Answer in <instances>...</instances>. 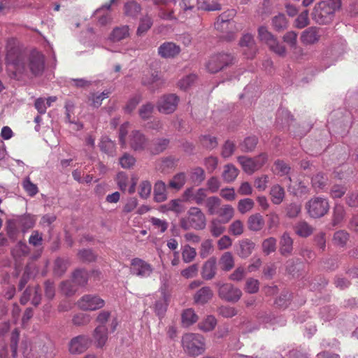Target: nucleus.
Instances as JSON below:
<instances>
[{"label":"nucleus","mask_w":358,"mask_h":358,"mask_svg":"<svg viewBox=\"0 0 358 358\" xmlns=\"http://www.w3.org/2000/svg\"><path fill=\"white\" fill-rule=\"evenodd\" d=\"M6 52V62L8 70L13 72L15 78L19 79L29 71L34 76H38L43 71L44 57L39 52H31L27 59L13 38L8 41Z\"/></svg>","instance_id":"1"},{"label":"nucleus","mask_w":358,"mask_h":358,"mask_svg":"<svg viewBox=\"0 0 358 358\" xmlns=\"http://www.w3.org/2000/svg\"><path fill=\"white\" fill-rule=\"evenodd\" d=\"M341 0H322L317 3L312 13L313 20L320 24L330 23L335 12L341 8Z\"/></svg>","instance_id":"2"},{"label":"nucleus","mask_w":358,"mask_h":358,"mask_svg":"<svg viewBox=\"0 0 358 358\" xmlns=\"http://www.w3.org/2000/svg\"><path fill=\"white\" fill-rule=\"evenodd\" d=\"M179 225L184 230H202L206 226V215L200 208L191 207L187 213V217L180 219Z\"/></svg>","instance_id":"3"},{"label":"nucleus","mask_w":358,"mask_h":358,"mask_svg":"<svg viewBox=\"0 0 358 358\" xmlns=\"http://www.w3.org/2000/svg\"><path fill=\"white\" fill-rule=\"evenodd\" d=\"M182 346L187 355L196 357L205 352V339L201 334L187 333L182 336Z\"/></svg>","instance_id":"4"},{"label":"nucleus","mask_w":358,"mask_h":358,"mask_svg":"<svg viewBox=\"0 0 358 358\" xmlns=\"http://www.w3.org/2000/svg\"><path fill=\"white\" fill-rule=\"evenodd\" d=\"M258 37L259 40L266 43L269 48L280 56H284L286 52L285 46L280 43L275 36L268 31L264 26H261L258 29Z\"/></svg>","instance_id":"5"},{"label":"nucleus","mask_w":358,"mask_h":358,"mask_svg":"<svg viewBox=\"0 0 358 358\" xmlns=\"http://www.w3.org/2000/svg\"><path fill=\"white\" fill-rule=\"evenodd\" d=\"M308 213L311 217H323L329 210V204L327 199L316 196L306 203Z\"/></svg>","instance_id":"6"},{"label":"nucleus","mask_w":358,"mask_h":358,"mask_svg":"<svg viewBox=\"0 0 358 358\" xmlns=\"http://www.w3.org/2000/svg\"><path fill=\"white\" fill-rule=\"evenodd\" d=\"M218 289V296L222 300L228 302L236 303L242 296V291L231 283H215Z\"/></svg>","instance_id":"7"},{"label":"nucleus","mask_w":358,"mask_h":358,"mask_svg":"<svg viewBox=\"0 0 358 358\" xmlns=\"http://www.w3.org/2000/svg\"><path fill=\"white\" fill-rule=\"evenodd\" d=\"M234 57L228 53H219L213 55L206 64L207 70L212 73L218 72L225 66L231 64Z\"/></svg>","instance_id":"8"},{"label":"nucleus","mask_w":358,"mask_h":358,"mask_svg":"<svg viewBox=\"0 0 358 358\" xmlns=\"http://www.w3.org/2000/svg\"><path fill=\"white\" fill-rule=\"evenodd\" d=\"M238 162L241 164L243 171L251 174L259 169L267 161V155L262 153L255 158H249L244 156L238 157Z\"/></svg>","instance_id":"9"},{"label":"nucleus","mask_w":358,"mask_h":358,"mask_svg":"<svg viewBox=\"0 0 358 358\" xmlns=\"http://www.w3.org/2000/svg\"><path fill=\"white\" fill-rule=\"evenodd\" d=\"M78 308L85 311H94L103 308L105 301L96 294H85L77 302Z\"/></svg>","instance_id":"10"},{"label":"nucleus","mask_w":358,"mask_h":358,"mask_svg":"<svg viewBox=\"0 0 358 358\" xmlns=\"http://www.w3.org/2000/svg\"><path fill=\"white\" fill-rule=\"evenodd\" d=\"M152 266L140 258H134L131 262L130 272L139 278H148L152 273Z\"/></svg>","instance_id":"11"},{"label":"nucleus","mask_w":358,"mask_h":358,"mask_svg":"<svg viewBox=\"0 0 358 358\" xmlns=\"http://www.w3.org/2000/svg\"><path fill=\"white\" fill-rule=\"evenodd\" d=\"M91 343L90 338L87 335H79L73 338L69 343L71 354L79 355L86 351Z\"/></svg>","instance_id":"12"},{"label":"nucleus","mask_w":358,"mask_h":358,"mask_svg":"<svg viewBox=\"0 0 358 358\" xmlns=\"http://www.w3.org/2000/svg\"><path fill=\"white\" fill-rule=\"evenodd\" d=\"M178 101L179 98L175 94L164 95L158 101V110L165 114L172 113L176 109Z\"/></svg>","instance_id":"13"},{"label":"nucleus","mask_w":358,"mask_h":358,"mask_svg":"<svg viewBox=\"0 0 358 358\" xmlns=\"http://www.w3.org/2000/svg\"><path fill=\"white\" fill-rule=\"evenodd\" d=\"M235 10L231 9L220 14L214 24L215 28L220 31H224L227 29L234 26L235 22L231 20L236 15Z\"/></svg>","instance_id":"14"},{"label":"nucleus","mask_w":358,"mask_h":358,"mask_svg":"<svg viewBox=\"0 0 358 358\" xmlns=\"http://www.w3.org/2000/svg\"><path fill=\"white\" fill-rule=\"evenodd\" d=\"M243 49V55L248 59H252L257 51V48L252 35L246 34L243 36L239 42Z\"/></svg>","instance_id":"15"},{"label":"nucleus","mask_w":358,"mask_h":358,"mask_svg":"<svg viewBox=\"0 0 358 358\" xmlns=\"http://www.w3.org/2000/svg\"><path fill=\"white\" fill-rule=\"evenodd\" d=\"M180 47L173 42H164L158 48V55L164 59L174 58L180 52Z\"/></svg>","instance_id":"16"},{"label":"nucleus","mask_w":358,"mask_h":358,"mask_svg":"<svg viewBox=\"0 0 358 358\" xmlns=\"http://www.w3.org/2000/svg\"><path fill=\"white\" fill-rule=\"evenodd\" d=\"M184 197L187 201H194L198 205H202L208 198L207 189L199 188L194 192L193 188H187L184 192Z\"/></svg>","instance_id":"17"},{"label":"nucleus","mask_w":358,"mask_h":358,"mask_svg":"<svg viewBox=\"0 0 358 358\" xmlns=\"http://www.w3.org/2000/svg\"><path fill=\"white\" fill-rule=\"evenodd\" d=\"M169 296L164 292H161L155 296L153 310L155 314L161 317L166 311L168 306Z\"/></svg>","instance_id":"18"},{"label":"nucleus","mask_w":358,"mask_h":358,"mask_svg":"<svg viewBox=\"0 0 358 358\" xmlns=\"http://www.w3.org/2000/svg\"><path fill=\"white\" fill-rule=\"evenodd\" d=\"M130 145L135 151H142L148 148V140L139 131H134L130 136Z\"/></svg>","instance_id":"19"},{"label":"nucleus","mask_w":358,"mask_h":358,"mask_svg":"<svg viewBox=\"0 0 358 358\" xmlns=\"http://www.w3.org/2000/svg\"><path fill=\"white\" fill-rule=\"evenodd\" d=\"M111 313L109 310H101L99 313L96 321L99 324V325H106V322L110 321L109 327L110 332H113L115 331L118 322L116 317H113L111 320Z\"/></svg>","instance_id":"20"},{"label":"nucleus","mask_w":358,"mask_h":358,"mask_svg":"<svg viewBox=\"0 0 358 358\" xmlns=\"http://www.w3.org/2000/svg\"><path fill=\"white\" fill-rule=\"evenodd\" d=\"M320 37L319 29L315 27H310L302 32L301 40L304 44H313L319 41Z\"/></svg>","instance_id":"21"},{"label":"nucleus","mask_w":358,"mask_h":358,"mask_svg":"<svg viewBox=\"0 0 358 358\" xmlns=\"http://www.w3.org/2000/svg\"><path fill=\"white\" fill-rule=\"evenodd\" d=\"M279 251L282 256L290 255L293 250V239L288 232H284L280 239Z\"/></svg>","instance_id":"22"},{"label":"nucleus","mask_w":358,"mask_h":358,"mask_svg":"<svg viewBox=\"0 0 358 358\" xmlns=\"http://www.w3.org/2000/svg\"><path fill=\"white\" fill-rule=\"evenodd\" d=\"M216 259L210 257L203 265L201 269V276L205 280H211L216 274Z\"/></svg>","instance_id":"23"},{"label":"nucleus","mask_w":358,"mask_h":358,"mask_svg":"<svg viewBox=\"0 0 358 358\" xmlns=\"http://www.w3.org/2000/svg\"><path fill=\"white\" fill-rule=\"evenodd\" d=\"M115 1L116 0H110V3H105L94 12V15L99 18L98 22L99 24L106 25L110 21L111 18L108 10Z\"/></svg>","instance_id":"24"},{"label":"nucleus","mask_w":358,"mask_h":358,"mask_svg":"<svg viewBox=\"0 0 358 358\" xmlns=\"http://www.w3.org/2000/svg\"><path fill=\"white\" fill-rule=\"evenodd\" d=\"M108 328L106 325H98L93 333V338L98 348H102L108 340Z\"/></svg>","instance_id":"25"},{"label":"nucleus","mask_w":358,"mask_h":358,"mask_svg":"<svg viewBox=\"0 0 358 358\" xmlns=\"http://www.w3.org/2000/svg\"><path fill=\"white\" fill-rule=\"evenodd\" d=\"M213 295V291L209 287H203L195 293L194 301L196 303L203 305L206 303Z\"/></svg>","instance_id":"26"},{"label":"nucleus","mask_w":358,"mask_h":358,"mask_svg":"<svg viewBox=\"0 0 358 358\" xmlns=\"http://www.w3.org/2000/svg\"><path fill=\"white\" fill-rule=\"evenodd\" d=\"M161 81V77L158 71L152 72L149 78L143 77L142 78V84L143 85L149 87L150 90L155 91L159 87V85L162 84Z\"/></svg>","instance_id":"27"},{"label":"nucleus","mask_w":358,"mask_h":358,"mask_svg":"<svg viewBox=\"0 0 358 358\" xmlns=\"http://www.w3.org/2000/svg\"><path fill=\"white\" fill-rule=\"evenodd\" d=\"M141 11V5L134 0L127 1L124 6V13L127 17L136 18Z\"/></svg>","instance_id":"28"},{"label":"nucleus","mask_w":358,"mask_h":358,"mask_svg":"<svg viewBox=\"0 0 358 358\" xmlns=\"http://www.w3.org/2000/svg\"><path fill=\"white\" fill-rule=\"evenodd\" d=\"M221 9V4L216 0H198L196 10L217 11Z\"/></svg>","instance_id":"29"},{"label":"nucleus","mask_w":358,"mask_h":358,"mask_svg":"<svg viewBox=\"0 0 358 358\" xmlns=\"http://www.w3.org/2000/svg\"><path fill=\"white\" fill-rule=\"evenodd\" d=\"M296 235L302 238L310 236L313 232V228L306 221H299L294 227Z\"/></svg>","instance_id":"30"},{"label":"nucleus","mask_w":358,"mask_h":358,"mask_svg":"<svg viewBox=\"0 0 358 358\" xmlns=\"http://www.w3.org/2000/svg\"><path fill=\"white\" fill-rule=\"evenodd\" d=\"M248 228L251 231H257L264 226V220L259 213H255L249 217L248 220Z\"/></svg>","instance_id":"31"},{"label":"nucleus","mask_w":358,"mask_h":358,"mask_svg":"<svg viewBox=\"0 0 358 358\" xmlns=\"http://www.w3.org/2000/svg\"><path fill=\"white\" fill-rule=\"evenodd\" d=\"M219 216L218 218L220 221L224 223H228L234 217V209L229 204L222 206L217 213H216Z\"/></svg>","instance_id":"32"},{"label":"nucleus","mask_w":358,"mask_h":358,"mask_svg":"<svg viewBox=\"0 0 358 358\" xmlns=\"http://www.w3.org/2000/svg\"><path fill=\"white\" fill-rule=\"evenodd\" d=\"M255 244L249 239H243L239 243V249L238 250V255L242 258H246L250 256L254 248Z\"/></svg>","instance_id":"33"},{"label":"nucleus","mask_w":358,"mask_h":358,"mask_svg":"<svg viewBox=\"0 0 358 358\" xmlns=\"http://www.w3.org/2000/svg\"><path fill=\"white\" fill-rule=\"evenodd\" d=\"M129 26L124 25L122 27L115 28L113 30V31L110 36V39L113 42H117V41H120L121 40L126 38L127 37L129 36Z\"/></svg>","instance_id":"34"},{"label":"nucleus","mask_w":358,"mask_h":358,"mask_svg":"<svg viewBox=\"0 0 358 358\" xmlns=\"http://www.w3.org/2000/svg\"><path fill=\"white\" fill-rule=\"evenodd\" d=\"M169 143L167 138H158L153 141L152 144L148 148V150L152 155H157L166 150Z\"/></svg>","instance_id":"35"},{"label":"nucleus","mask_w":358,"mask_h":358,"mask_svg":"<svg viewBox=\"0 0 358 358\" xmlns=\"http://www.w3.org/2000/svg\"><path fill=\"white\" fill-rule=\"evenodd\" d=\"M285 190L280 185H275L271 187L270 190V195L271 197V201L274 204L278 205L281 203L285 198Z\"/></svg>","instance_id":"36"},{"label":"nucleus","mask_w":358,"mask_h":358,"mask_svg":"<svg viewBox=\"0 0 358 358\" xmlns=\"http://www.w3.org/2000/svg\"><path fill=\"white\" fill-rule=\"evenodd\" d=\"M154 199L156 202H162L166 199V185L161 180L155 184Z\"/></svg>","instance_id":"37"},{"label":"nucleus","mask_w":358,"mask_h":358,"mask_svg":"<svg viewBox=\"0 0 358 358\" xmlns=\"http://www.w3.org/2000/svg\"><path fill=\"white\" fill-rule=\"evenodd\" d=\"M238 175V170L233 164H229L224 166V171L222 176L226 182H233Z\"/></svg>","instance_id":"38"},{"label":"nucleus","mask_w":358,"mask_h":358,"mask_svg":"<svg viewBox=\"0 0 358 358\" xmlns=\"http://www.w3.org/2000/svg\"><path fill=\"white\" fill-rule=\"evenodd\" d=\"M221 199L215 196H210L206 199L205 206L210 215H216L219 208L221 207Z\"/></svg>","instance_id":"39"},{"label":"nucleus","mask_w":358,"mask_h":358,"mask_svg":"<svg viewBox=\"0 0 358 358\" xmlns=\"http://www.w3.org/2000/svg\"><path fill=\"white\" fill-rule=\"evenodd\" d=\"M153 20L152 17L145 15L140 19L139 25L137 28L136 34L141 36L145 34L152 26Z\"/></svg>","instance_id":"40"},{"label":"nucleus","mask_w":358,"mask_h":358,"mask_svg":"<svg viewBox=\"0 0 358 358\" xmlns=\"http://www.w3.org/2000/svg\"><path fill=\"white\" fill-rule=\"evenodd\" d=\"M17 221L20 225V228L24 233L28 229L32 228L35 224L34 217L30 215L17 216Z\"/></svg>","instance_id":"41"},{"label":"nucleus","mask_w":358,"mask_h":358,"mask_svg":"<svg viewBox=\"0 0 358 358\" xmlns=\"http://www.w3.org/2000/svg\"><path fill=\"white\" fill-rule=\"evenodd\" d=\"M100 149L102 152L109 156L115 155V143L108 137H103L99 144Z\"/></svg>","instance_id":"42"},{"label":"nucleus","mask_w":358,"mask_h":358,"mask_svg":"<svg viewBox=\"0 0 358 358\" xmlns=\"http://www.w3.org/2000/svg\"><path fill=\"white\" fill-rule=\"evenodd\" d=\"M220 265L223 271H229L234 266V259L230 252H224L220 259Z\"/></svg>","instance_id":"43"},{"label":"nucleus","mask_w":358,"mask_h":358,"mask_svg":"<svg viewBox=\"0 0 358 358\" xmlns=\"http://www.w3.org/2000/svg\"><path fill=\"white\" fill-rule=\"evenodd\" d=\"M346 47L345 41L343 38H339L334 41L330 48L331 55L334 57H339L345 52Z\"/></svg>","instance_id":"44"},{"label":"nucleus","mask_w":358,"mask_h":358,"mask_svg":"<svg viewBox=\"0 0 358 358\" xmlns=\"http://www.w3.org/2000/svg\"><path fill=\"white\" fill-rule=\"evenodd\" d=\"M73 282L76 285L83 287L88 281V273L84 269H77L73 273Z\"/></svg>","instance_id":"45"},{"label":"nucleus","mask_w":358,"mask_h":358,"mask_svg":"<svg viewBox=\"0 0 358 358\" xmlns=\"http://www.w3.org/2000/svg\"><path fill=\"white\" fill-rule=\"evenodd\" d=\"M198 320L197 315L192 308L185 310L182 313V323L184 327H189Z\"/></svg>","instance_id":"46"},{"label":"nucleus","mask_w":358,"mask_h":358,"mask_svg":"<svg viewBox=\"0 0 358 358\" xmlns=\"http://www.w3.org/2000/svg\"><path fill=\"white\" fill-rule=\"evenodd\" d=\"M225 223L220 221L218 218L213 219L210 224V231L214 237H218L225 231L223 224Z\"/></svg>","instance_id":"47"},{"label":"nucleus","mask_w":358,"mask_h":358,"mask_svg":"<svg viewBox=\"0 0 358 358\" xmlns=\"http://www.w3.org/2000/svg\"><path fill=\"white\" fill-rule=\"evenodd\" d=\"M64 108L66 110V121L71 124H75L76 125L77 130L82 129L83 125L80 123L76 122L74 119L71 118V114L73 113L75 108L73 102L69 100L66 101Z\"/></svg>","instance_id":"48"},{"label":"nucleus","mask_w":358,"mask_h":358,"mask_svg":"<svg viewBox=\"0 0 358 358\" xmlns=\"http://www.w3.org/2000/svg\"><path fill=\"white\" fill-rule=\"evenodd\" d=\"M196 256V250L189 245H185L182 248V258L185 263L192 262Z\"/></svg>","instance_id":"49"},{"label":"nucleus","mask_w":358,"mask_h":358,"mask_svg":"<svg viewBox=\"0 0 358 358\" xmlns=\"http://www.w3.org/2000/svg\"><path fill=\"white\" fill-rule=\"evenodd\" d=\"M190 179L194 184H201L205 179L204 170L201 167L192 169L190 171Z\"/></svg>","instance_id":"50"},{"label":"nucleus","mask_w":358,"mask_h":358,"mask_svg":"<svg viewBox=\"0 0 358 358\" xmlns=\"http://www.w3.org/2000/svg\"><path fill=\"white\" fill-rule=\"evenodd\" d=\"M277 240L273 237H269L263 241L262 247L264 253L270 255L276 250Z\"/></svg>","instance_id":"51"},{"label":"nucleus","mask_w":358,"mask_h":358,"mask_svg":"<svg viewBox=\"0 0 358 358\" xmlns=\"http://www.w3.org/2000/svg\"><path fill=\"white\" fill-rule=\"evenodd\" d=\"M69 266L68 260L62 258H57L54 264V273L56 275L62 276L66 271Z\"/></svg>","instance_id":"52"},{"label":"nucleus","mask_w":358,"mask_h":358,"mask_svg":"<svg viewBox=\"0 0 358 358\" xmlns=\"http://www.w3.org/2000/svg\"><path fill=\"white\" fill-rule=\"evenodd\" d=\"M108 94L109 92L106 91L100 94L92 93L89 96L88 100L94 108H99L101 105L102 101L108 97Z\"/></svg>","instance_id":"53"},{"label":"nucleus","mask_w":358,"mask_h":358,"mask_svg":"<svg viewBox=\"0 0 358 358\" xmlns=\"http://www.w3.org/2000/svg\"><path fill=\"white\" fill-rule=\"evenodd\" d=\"M213 241L210 239H206L203 241H202L201 244V247L199 249V255L201 258L205 259L213 252Z\"/></svg>","instance_id":"54"},{"label":"nucleus","mask_w":358,"mask_h":358,"mask_svg":"<svg viewBox=\"0 0 358 358\" xmlns=\"http://www.w3.org/2000/svg\"><path fill=\"white\" fill-rule=\"evenodd\" d=\"M76 284L73 282V279L71 280L63 281L61 283L60 289L63 294L66 296H71L75 294L77 290Z\"/></svg>","instance_id":"55"},{"label":"nucleus","mask_w":358,"mask_h":358,"mask_svg":"<svg viewBox=\"0 0 358 358\" xmlns=\"http://www.w3.org/2000/svg\"><path fill=\"white\" fill-rule=\"evenodd\" d=\"M272 25L277 31H280L287 27V22L285 15L278 14L272 19Z\"/></svg>","instance_id":"56"},{"label":"nucleus","mask_w":358,"mask_h":358,"mask_svg":"<svg viewBox=\"0 0 358 358\" xmlns=\"http://www.w3.org/2000/svg\"><path fill=\"white\" fill-rule=\"evenodd\" d=\"M185 174L179 173L176 174L169 182L170 187L175 189H180L185 183Z\"/></svg>","instance_id":"57"},{"label":"nucleus","mask_w":358,"mask_h":358,"mask_svg":"<svg viewBox=\"0 0 358 358\" xmlns=\"http://www.w3.org/2000/svg\"><path fill=\"white\" fill-rule=\"evenodd\" d=\"M327 179L322 173H317L312 178V185L316 191L324 189Z\"/></svg>","instance_id":"58"},{"label":"nucleus","mask_w":358,"mask_h":358,"mask_svg":"<svg viewBox=\"0 0 358 358\" xmlns=\"http://www.w3.org/2000/svg\"><path fill=\"white\" fill-rule=\"evenodd\" d=\"M198 0H180L179 6L182 10V14H188L195 10Z\"/></svg>","instance_id":"59"},{"label":"nucleus","mask_w":358,"mask_h":358,"mask_svg":"<svg viewBox=\"0 0 358 358\" xmlns=\"http://www.w3.org/2000/svg\"><path fill=\"white\" fill-rule=\"evenodd\" d=\"M255 203L252 199L246 198L241 199L238 203V210L241 214H245L254 207Z\"/></svg>","instance_id":"60"},{"label":"nucleus","mask_w":358,"mask_h":358,"mask_svg":"<svg viewBox=\"0 0 358 358\" xmlns=\"http://www.w3.org/2000/svg\"><path fill=\"white\" fill-rule=\"evenodd\" d=\"M150 222L154 227V229H157L161 234L165 232L169 227V223L165 220L152 217Z\"/></svg>","instance_id":"61"},{"label":"nucleus","mask_w":358,"mask_h":358,"mask_svg":"<svg viewBox=\"0 0 358 358\" xmlns=\"http://www.w3.org/2000/svg\"><path fill=\"white\" fill-rule=\"evenodd\" d=\"M22 185L26 192L31 196H34L38 193V190L36 185L30 180L29 177H27L23 180Z\"/></svg>","instance_id":"62"},{"label":"nucleus","mask_w":358,"mask_h":358,"mask_svg":"<svg viewBox=\"0 0 358 358\" xmlns=\"http://www.w3.org/2000/svg\"><path fill=\"white\" fill-rule=\"evenodd\" d=\"M215 318L212 315H209L203 322L199 323V325L200 329L203 330V331H210L215 328Z\"/></svg>","instance_id":"63"},{"label":"nucleus","mask_w":358,"mask_h":358,"mask_svg":"<svg viewBox=\"0 0 358 358\" xmlns=\"http://www.w3.org/2000/svg\"><path fill=\"white\" fill-rule=\"evenodd\" d=\"M29 253V248L24 243L19 242L12 250L14 257H20Z\"/></svg>","instance_id":"64"}]
</instances>
